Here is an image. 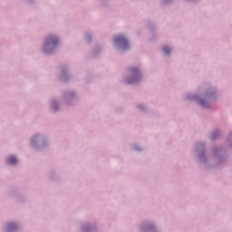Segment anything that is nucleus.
Listing matches in <instances>:
<instances>
[{"mask_svg":"<svg viewBox=\"0 0 232 232\" xmlns=\"http://www.w3.org/2000/svg\"><path fill=\"white\" fill-rule=\"evenodd\" d=\"M57 44H59V39H57V37L48 36L44 44V50L48 53V52H50L48 49L52 48V50H53Z\"/></svg>","mask_w":232,"mask_h":232,"instance_id":"f257e3e1","label":"nucleus"},{"mask_svg":"<svg viewBox=\"0 0 232 232\" xmlns=\"http://www.w3.org/2000/svg\"><path fill=\"white\" fill-rule=\"evenodd\" d=\"M131 77L127 80L129 84H133V82H137V81L140 80V72L139 69L132 68L130 69Z\"/></svg>","mask_w":232,"mask_h":232,"instance_id":"f03ea898","label":"nucleus"},{"mask_svg":"<svg viewBox=\"0 0 232 232\" xmlns=\"http://www.w3.org/2000/svg\"><path fill=\"white\" fill-rule=\"evenodd\" d=\"M115 43L121 46L123 50H127V48L130 47V44H128V40L123 35H118L115 37Z\"/></svg>","mask_w":232,"mask_h":232,"instance_id":"7ed1b4c3","label":"nucleus"},{"mask_svg":"<svg viewBox=\"0 0 232 232\" xmlns=\"http://www.w3.org/2000/svg\"><path fill=\"white\" fill-rule=\"evenodd\" d=\"M15 229H17V225H15V224L11 223L7 227V231L8 232L15 231Z\"/></svg>","mask_w":232,"mask_h":232,"instance_id":"20e7f679","label":"nucleus"},{"mask_svg":"<svg viewBox=\"0 0 232 232\" xmlns=\"http://www.w3.org/2000/svg\"><path fill=\"white\" fill-rule=\"evenodd\" d=\"M8 164H15L17 159L14 156H10L7 160Z\"/></svg>","mask_w":232,"mask_h":232,"instance_id":"39448f33","label":"nucleus"},{"mask_svg":"<svg viewBox=\"0 0 232 232\" xmlns=\"http://www.w3.org/2000/svg\"><path fill=\"white\" fill-rule=\"evenodd\" d=\"M169 48H168V47H163V53H165V55H169Z\"/></svg>","mask_w":232,"mask_h":232,"instance_id":"423d86ee","label":"nucleus"},{"mask_svg":"<svg viewBox=\"0 0 232 232\" xmlns=\"http://www.w3.org/2000/svg\"><path fill=\"white\" fill-rule=\"evenodd\" d=\"M199 103L201 104V106H208L207 104H206V102L204 101V100H200L199 101Z\"/></svg>","mask_w":232,"mask_h":232,"instance_id":"0eeeda50","label":"nucleus"},{"mask_svg":"<svg viewBox=\"0 0 232 232\" xmlns=\"http://www.w3.org/2000/svg\"><path fill=\"white\" fill-rule=\"evenodd\" d=\"M212 139H215V136H212Z\"/></svg>","mask_w":232,"mask_h":232,"instance_id":"6e6552de","label":"nucleus"}]
</instances>
